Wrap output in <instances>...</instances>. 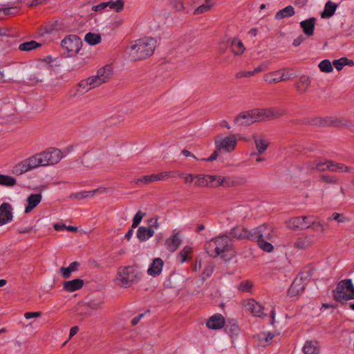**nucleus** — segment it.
I'll use <instances>...</instances> for the list:
<instances>
[{
	"label": "nucleus",
	"instance_id": "obj_5",
	"mask_svg": "<svg viewBox=\"0 0 354 354\" xmlns=\"http://www.w3.org/2000/svg\"><path fill=\"white\" fill-rule=\"evenodd\" d=\"M236 144L237 138L234 134H230L226 137L218 136L215 139V146L218 151L231 152L234 150Z\"/></svg>",
	"mask_w": 354,
	"mask_h": 354
},
{
	"label": "nucleus",
	"instance_id": "obj_54",
	"mask_svg": "<svg viewBox=\"0 0 354 354\" xmlns=\"http://www.w3.org/2000/svg\"><path fill=\"white\" fill-rule=\"evenodd\" d=\"M319 67L322 71L326 73L331 72L333 69L330 62L328 59L322 61L319 64Z\"/></svg>",
	"mask_w": 354,
	"mask_h": 354
},
{
	"label": "nucleus",
	"instance_id": "obj_26",
	"mask_svg": "<svg viewBox=\"0 0 354 354\" xmlns=\"http://www.w3.org/2000/svg\"><path fill=\"white\" fill-rule=\"evenodd\" d=\"M42 196L41 193L31 194L28 196L26 201L27 205L25 207V212L29 213L34 209L37 205L41 202Z\"/></svg>",
	"mask_w": 354,
	"mask_h": 354
},
{
	"label": "nucleus",
	"instance_id": "obj_56",
	"mask_svg": "<svg viewBox=\"0 0 354 354\" xmlns=\"http://www.w3.org/2000/svg\"><path fill=\"white\" fill-rule=\"evenodd\" d=\"M145 216V213L142 212L140 210H139L136 215L134 216L133 218V223L131 225L132 228H136L138 226V225L140 223L142 219Z\"/></svg>",
	"mask_w": 354,
	"mask_h": 354
},
{
	"label": "nucleus",
	"instance_id": "obj_62",
	"mask_svg": "<svg viewBox=\"0 0 354 354\" xmlns=\"http://www.w3.org/2000/svg\"><path fill=\"white\" fill-rule=\"evenodd\" d=\"M12 8H0V19H4L6 16L12 14Z\"/></svg>",
	"mask_w": 354,
	"mask_h": 354
},
{
	"label": "nucleus",
	"instance_id": "obj_60",
	"mask_svg": "<svg viewBox=\"0 0 354 354\" xmlns=\"http://www.w3.org/2000/svg\"><path fill=\"white\" fill-rule=\"evenodd\" d=\"M254 75L253 71H239L236 73L235 77L237 79H241L243 77H249Z\"/></svg>",
	"mask_w": 354,
	"mask_h": 354
},
{
	"label": "nucleus",
	"instance_id": "obj_19",
	"mask_svg": "<svg viewBox=\"0 0 354 354\" xmlns=\"http://www.w3.org/2000/svg\"><path fill=\"white\" fill-rule=\"evenodd\" d=\"M315 243L314 236H304L297 237L294 242V247L299 250H306Z\"/></svg>",
	"mask_w": 354,
	"mask_h": 354
},
{
	"label": "nucleus",
	"instance_id": "obj_11",
	"mask_svg": "<svg viewBox=\"0 0 354 354\" xmlns=\"http://www.w3.org/2000/svg\"><path fill=\"white\" fill-rule=\"evenodd\" d=\"M95 82L91 77L80 81L77 87L73 89L74 92H71V95L73 97H79L84 95L91 89L97 87Z\"/></svg>",
	"mask_w": 354,
	"mask_h": 354
},
{
	"label": "nucleus",
	"instance_id": "obj_37",
	"mask_svg": "<svg viewBox=\"0 0 354 354\" xmlns=\"http://www.w3.org/2000/svg\"><path fill=\"white\" fill-rule=\"evenodd\" d=\"M205 250L209 256L215 257L219 255L218 253V247L214 238L205 243Z\"/></svg>",
	"mask_w": 354,
	"mask_h": 354
},
{
	"label": "nucleus",
	"instance_id": "obj_4",
	"mask_svg": "<svg viewBox=\"0 0 354 354\" xmlns=\"http://www.w3.org/2000/svg\"><path fill=\"white\" fill-rule=\"evenodd\" d=\"M44 167L55 165L64 158L62 151L55 147H49L39 153Z\"/></svg>",
	"mask_w": 354,
	"mask_h": 354
},
{
	"label": "nucleus",
	"instance_id": "obj_13",
	"mask_svg": "<svg viewBox=\"0 0 354 354\" xmlns=\"http://www.w3.org/2000/svg\"><path fill=\"white\" fill-rule=\"evenodd\" d=\"M174 171H163L156 174L144 176L136 179V183L138 184L139 183H141L144 184H149L155 181L164 180L168 178L174 177Z\"/></svg>",
	"mask_w": 354,
	"mask_h": 354
},
{
	"label": "nucleus",
	"instance_id": "obj_55",
	"mask_svg": "<svg viewBox=\"0 0 354 354\" xmlns=\"http://www.w3.org/2000/svg\"><path fill=\"white\" fill-rule=\"evenodd\" d=\"M210 0H206L205 3L200 6H198L194 11V14L198 15L201 13L205 12L208 11L212 7V4L210 3Z\"/></svg>",
	"mask_w": 354,
	"mask_h": 354
},
{
	"label": "nucleus",
	"instance_id": "obj_48",
	"mask_svg": "<svg viewBox=\"0 0 354 354\" xmlns=\"http://www.w3.org/2000/svg\"><path fill=\"white\" fill-rule=\"evenodd\" d=\"M329 221L334 220L336 221L339 223H346L350 221V218L347 216H344L337 212H334L332 215L328 218Z\"/></svg>",
	"mask_w": 354,
	"mask_h": 354
},
{
	"label": "nucleus",
	"instance_id": "obj_9",
	"mask_svg": "<svg viewBox=\"0 0 354 354\" xmlns=\"http://www.w3.org/2000/svg\"><path fill=\"white\" fill-rule=\"evenodd\" d=\"M257 122L254 109L241 112L234 120V124L238 126H249Z\"/></svg>",
	"mask_w": 354,
	"mask_h": 354
},
{
	"label": "nucleus",
	"instance_id": "obj_24",
	"mask_svg": "<svg viewBox=\"0 0 354 354\" xmlns=\"http://www.w3.org/2000/svg\"><path fill=\"white\" fill-rule=\"evenodd\" d=\"M230 50L236 56L243 55L245 50L243 43L238 37H233L230 41Z\"/></svg>",
	"mask_w": 354,
	"mask_h": 354
},
{
	"label": "nucleus",
	"instance_id": "obj_40",
	"mask_svg": "<svg viewBox=\"0 0 354 354\" xmlns=\"http://www.w3.org/2000/svg\"><path fill=\"white\" fill-rule=\"evenodd\" d=\"M310 84V79L308 76L302 75L299 80L295 84V87L299 91L305 92L307 91Z\"/></svg>",
	"mask_w": 354,
	"mask_h": 354
},
{
	"label": "nucleus",
	"instance_id": "obj_25",
	"mask_svg": "<svg viewBox=\"0 0 354 354\" xmlns=\"http://www.w3.org/2000/svg\"><path fill=\"white\" fill-rule=\"evenodd\" d=\"M259 239L272 241L276 237L274 228L271 225L263 224L259 225Z\"/></svg>",
	"mask_w": 354,
	"mask_h": 354
},
{
	"label": "nucleus",
	"instance_id": "obj_38",
	"mask_svg": "<svg viewBox=\"0 0 354 354\" xmlns=\"http://www.w3.org/2000/svg\"><path fill=\"white\" fill-rule=\"evenodd\" d=\"M295 13L294 8L292 6H288L276 13L275 19H281L285 17H290L293 16Z\"/></svg>",
	"mask_w": 354,
	"mask_h": 354
},
{
	"label": "nucleus",
	"instance_id": "obj_31",
	"mask_svg": "<svg viewBox=\"0 0 354 354\" xmlns=\"http://www.w3.org/2000/svg\"><path fill=\"white\" fill-rule=\"evenodd\" d=\"M180 244L181 239L179 237L178 233L174 234L172 236L165 241L167 249L171 252H174Z\"/></svg>",
	"mask_w": 354,
	"mask_h": 354
},
{
	"label": "nucleus",
	"instance_id": "obj_30",
	"mask_svg": "<svg viewBox=\"0 0 354 354\" xmlns=\"http://www.w3.org/2000/svg\"><path fill=\"white\" fill-rule=\"evenodd\" d=\"M343 121H344V120L339 119V118L332 119L330 118H326L322 119L321 118H317L314 119L313 120H312V122L310 123L313 124H318V125L322 126V127L330 126V125L337 126L338 124H343Z\"/></svg>",
	"mask_w": 354,
	"mask_h": 354
},
{
	"label": "nucleus",
	"instance_id": "obj_27",
	"mask_svg": "<svg viewBox=\"0 0 354 354\" xmlns=\"http://www.w3.org/2000/svg\"><path fill=\"white\" fill-rule=\"evenodd\" d=\"M84 286V281L75 279L71 281H65L63 283V288L68 292H72L81 289Z\"/></svg>",
	"mask_w": 354,
	"mask_h": 354
},
{
	"label": "nucleus",
	"instance_id": "obj_59",
	"mask_svg": "<svg viewBox=\"0 0 354 354\" xmlns=\"http://www.w3.org/2000/svg\"><path fill=\"white\" fill-rule=\"evenodd\" d=\"M270 63L268 62H263L261 64H259L257 67H256L253 71L254 75L256 73H260L261 71H264L267 70L269 67Z\"/></svg>",
	"mask_w": 354,
	"mask_h": 354
},
{
	"label": "nucleus",
	"instance_id": "obj_50",
	"mask_svg": "<svg viewBox=\"0 0 354 354\" xmlns=\"http://www.w3.org/2000/svg\"><path fill=\"white\" fill-rule=\"evenodd\" d=\"M192 253V248L190 246H185L180 252L179 256L181 258V263L185 262L189 259V254Z\"/></svg>",
	"mask_w": 354,
	"mask_h": 354
},
{
	"label": "nucleus",
	"instance_id": "obj_20",
	"mask_svg": "<svg viewBox=\"0 0 354 354\" xmlns=\"http://www.w3.org/2000/svg\"><path fill=\"white\" fill-rule=\"evenodd\" d=\"M244 306L254 316L261 317L263 314V307L253 299L246 300Z\"/></svg>",
	"mask_w": 354,
	"mask_h": 354
},
{
	"label": "nucleus",
	"instance_id": "obj_43",
	"mask_svg": "<svg viewBox=\"0 0 354 354\" xmlns=\"http://www.w3.org/2000/svg\"><path fill=\"white\" fill-rule=\"evenodd\" d=\"M107 8L111 10H113L117 12H120L124 9V1L123 0H117L115 1H106Z\"/></svg>",
	"mask_w": 354,
	"mask_h": 354
},
{
	"label": "nucleus",
	"instance_id": "obj_57",
	"mask_svg": "<svg viewBox=\"0 0 354 354\" xmlns=\"http://www.w3.org/2000/svg\"><path fill=\"white\" fill-rule=\"evenodd\" d=\"M214 272V266L212 265H207L203 270V272L201 274V278L203 281L206 280L207 278L209 277Z\"/></svg>",
	"mask_w": 354,
	"mask_h": 354
},
{
	"label": "nucleus",
	"instance_id": "obj_22",
	"mask_svg": "<svg viewBox=\"0 0 354 354\" xmlns=\"http://www.w3.org/2000/svg\"><path fill=\"white\" fill-rule=\"evenodd\" d=\"M207 181L208 183V185L207 186H209L212 187H217L220 185H224L230 186L232 185L230 178H223L221 176L213 175H207Z\"/></svg>",
	"mask_w": 354,
	"mask_h": 354
},
{
	"label": "nucleus",
	"instance_id": "obj_21",
	"mask_svg": "<svg viewBox=\"0 0 354 354\" xmlns=\"http://www.w3.org/2000/svg\"><path fill=\"white\" fill-rule=\"evenodd\" d=\"M317 19L310 17L300 22V27L306 37H311L314 35Z\"/></svg>",
	"mask_w": 354,
	"mask_h": 354
},
{
	"label": "nucleus",
	"instance_id": "obj_44",
	"mask_svg": "<svg viewBox=\"0 0 354 354\" xmlns=\"http://www.w3.org/2000/svg\"><path fill=\"white\" fill-rule=\"evenodd\" d=\"M104 304L103 297L94 298L91 299L88 303L87 306L93 310H98L102 308Z\"/></svg>",
	"mask_w": 354,
	"mask_h": 354
},
{
	"label": "nucleus",
	"instance_id": "obj_49",
	"mask_svg": "<svg viewBox=\"0 0 354 354\" xmlns=\"http://www.w3.org/2000/svg\"><path fill=\"white\" fill-rule=\"evenodd\" d=\"M194 186L196 187H205L208 185L207 181V175H195Z\"/></svg>",
	"mask_w": 354,
	"mask_h": 354
},
{
	"label": "nucleus",
	"instance_id": "obj_16",
	"mask_svg": "<svg viewBox=\"0 0 354 354\" xmlns=\"http://www.w3.org/2000/svg\"><path fill=\"white\" fill-rule=\"evenodd\" d=\"M39 167H44L39 153L32 155L24 160V173Z\"/></svg>",
	"mask_w": 354,
	"mask_h": 354
},
{
	"label": "nucleus",
	"instance_id": "obj_29",
	"mask_svg": "<svg viewBox=\"0 0 354 354\" xmlns=\"http://www.w3.org/2000/svg\"><path fill=\"white\" fill-rule=\"evenodd\" d=\"M163 265L164 262L160 258H156L147 270L148 274L153 277L159 275L162 272Z\"/></svg>",
	"mask_w": 354,
	"mask_h": 354
},
{
	"label": "nucleus",
	"instance_id": "obj_7",
	"mask_svg": "<svg viewBox=\"0 0 354 354\" xmlns=\"http://www.w3.org/2000/svg\"><path fill=\"white\" fill-rule=\"evenodd\" d=\"M314 216H301L289 219L286 222L287 227L293 230H303L310 227L311 219Z\"/></svg>",
	"mask_w": 354,
	"mask_h": 354
},
{
	"label": "nucleus",
	"instance_id": "obj_33",
	"mask_svg": "<svg viewBox=\"0 0 354 354\" xmlns=\"http://www.w3.org/2000/svg\"><path fill=\"white\" fill-rule=\"evenodd\" d=\"M100 189H96L91 191H82L80 192L73 193L70 195V198L82 200L86 198H92L96 193L100 192Z\"/></svg>",
	"mask_w": 354,
	"mask_h": 354
},
{
	"label": "nucleus",
	"instance_id": "obj_61",
	"mask_svg": "<svg viewBox=\"0 0 354 354\" xmlns=\"http://www.w3.org/2000/svg\"><path fill=\"white\" fill-rule=\"evenodd\" d=\"M318 163V159L313 161H308L306 163V169L309 171H317V164Z\"/></svg>",
	"mask_w": 354,
	"mask_h": 354
},
{
	"label": "nucleus",
	"instance_id": "obj_63",
	"mask_svg": "<svg viewBox=\"0 0 354 354\" xmlns=\"http://www.w3.org/2000/svg\"><path fill=\"white\" fill-rule=\"evenodd\" d=\"M328 160L322 161V160H318V163L317 164V171H324L328 170Z\"/></svg>",
	"mask_w": 354,
	"mask_h": 354
},
{
	"label": "nucleus",
	"instance_id": "obj_15",
	"mask_svg": "<svg viewBox=\"0 0 354 354\" xmlns=\"http://www.w3.org/2000/svg\"><path fill=\"white\" fill-rule=\"evenodd\" d=\"M214 239L218 247V253L219 255L232 250V239L229 236L226 234L220 235L217 237H215Z\"/></svg>",
	"mask_w": 354,
	"mask_h": 354
},
{
	"label": "nucleus",
	"instance_id": "obj_2",
	"mask_svg": "<svg viewBox=\"0 0 354 354\" xmlns=\"http://www.w3.org/2000/svg\"><path fill=\"white\" fill-rule=\"evenodd\" d=\"M142 272L136 266H121L118 269L116 280L124 288H129L140 280Z\"/></svg>",
	"mask_w": 354,
	"mask_h": 354
},
{
	"label": "nucleus",
	"instance_id": "obj_35",
	"mask_svg": "<svg viewBox=\"0 0 354 354\" xmlns=\"http://www.w3.org/2000/svg\"><path fill=\"white\" fill-rule=\"evenodd\" d=\"M247 229L243 227H236L230 232V237L238 240L246 239Z\"/></svg>",
	"mask_w": 354,
	"mask_h": 354
},
{
	"label": "nucleus",
	"instance_id": "obj_51",
	"mask_svg": "<svg viewBox=\"0 0 354 354\" xmlns=\"http://www.w3.org/2000/svg\"><path fill=\"white\" fill-rule=\"evenodd\" d=\"M254 284L251 281H243L239 283L238 288L241 292H250Z\"/></svg>",
	"mask_w": 354,
	"mask_h": 354
},
{
	"label": "nucleus",
	"instance_id": "obj_8",
	"mask_svg": "<svg viewBox=\"0 0 354 354\" xmlns=\"http://www.w3.org/2000/svg\"><path fill=\"white\" fill-rule=\"evenodd\" d=\"M291 77L290 74L286 69H280L266 73L263 75V80L268 84H276L281 82L288 80Z\"/></svg>",
	"mask_w": 354,
	"mask_h": 354
},
{
	"label": "nucleus",
	"instance_id": "obj_41",
	"mask_svg": "<svg viewBox=\"0 0 354 354\" xmlns=\"http://www.w3.org/2000/svg\"><path fill=\"white\" fill-rule=\"evenodd\" d=\"M17 183L16 179L10 176L0 174V185L12 187Z\"/></svg>",
	"mask_w": 354,
	"mask_h": 354
},
{
	"label": "nucleus",
	"instance_id": "obj_12",
	"mask_svg": "<svg viewBox=\"0 0 354 354\" xmlns=\"http://www.w3.org/2000/svg\"><path fill=\"white\" fill-rule=\"evenodd\" d=\"M306 277L301 273L295 279L288 291L290 297H295L303 292L306 287Z\"/></svg>",
	"mask_w": 354,
	"mask_h": 354
},
{
	"label": "nucleus",
	"instance_id": "obj_32",
	"mask_svg": "<svg viewBox=\"0 0 354 354\" xmlns=\"http://www.w3.org/2000/svg\"><path fill=\"white\" fill-rule=\"evenodd\" d=\"M328 168L329 171L333 172L349 173L353 170V168L351 167H348L344 164L335 162L332 160L328 161Z\"/></svg>",
	"mask_w": 354,
	"mask_h": 354
},
{
	"label": "nucleus",
	"instance_id": "obj_45",
	"mask_svg": "<svg viewBox=\"0 0 354 354\" xmlns=\"http://www.w3.org/2000/svg\"><path fill=\"white\" fill-rule=\"evenodd\" d=\"M272 119L279 118L288 113V110L283 107H271Z\"/></svg>",
	"mask_w": 354,
	"mask_h": 354
},
{
	"label": "nucleus",
	"instance_id": "obj_23",
	"mask_svg": "<svg viewBox=\"0 0 354 354\" xmlns=\"http://www.w3.org/2000/svg\"><path fill=\"white\" fill-rule=\"evenodd\" d=\"M207 327L213 329L218 330L222 328L225 325V319L221 314H216L212 316L206 323Z\"/></svg>",
	"mask_w": 354,
	"mask_h": 354
},
{
	"label": "nucleus",
	"instance_id": "obj_34",
	"mask_svg": "<svg viewBox=\"0 0 354 354\" xmlns=\"http://www.w3.org/2000/svg\"><path fill=\"white\" fill-rule=\"evenodd\" d=\"M337 8V4L330 1H328L324 6V10L321 14L322 18L328 19L331 17Z\"/></svg>",
	"mask_w": 354,
	"mask_h": 354
},
{
	"label": "nucleus",
	"instance_id": "obj_58",
	"mask_svg": "<svg viewBox=\"0 0 354 354\" xmlns=\"http://www.w3.org/2000/svg\"><path fill=\"white\" fill-rule=\"evenodd\" d=\"M172 6L178 11H181L185 9L183 0H171Z\"/></svg>",
	"mask_w": 354,
	"mask_h": 354
},
{
	"label": "nucleus",
	"instance_id": "obj_14",
	"mask_svg": "<svg viewBox=\"0 0 354 354\" xmlns=\"http://www.w3.org/2000/svg\"><path fill=\"white\" fill-rule=\"evenodd\" d=\"M150 223H153L151 227H144L141 226L137 231V237L140 241H145L149 238L152 237L154 234V230L152 227L158 228L159 227L158 219L151 218Z\"/></svg>",
	"mask_w": 354,
	"mask_h": 354
},
{
	"label": "nucleus",
	"instance_id": "obj_52",
	"mask_svg": "<svg viewBox=\"0 0 354 354\" xmlns=\"http://www.w3.org/2000/svg\"><path fill=\"white\" fill-rule=\"evenodd\" d=\"M349 62H350V60L348 58L342 57L339 59L335 60L333 62V65L337 71H340L342 69L343 66L348 64ZM351 62L353 63L352 61H351Z\"/></svg>",
	"mask_w": 354,
	"mask_h": 354
},
{
	"label": "nucleus",
	"instance_id": "obj_3",
	"mask_svg": "<svg viewBox=\"0 0 354 354\" xmlns=\"http://www.w3.org/2000/svg\"><path fill=\"white\" fill-rule=\"evenodd\" d=\"M333 298L337 301L354 299V286L350 279L340 281L333 290Z\"/></svg>",
	"mask_w": 354,
	"mask_h": 354
},
{
	"label": "nucleus",
	"instance_id": "obj_39",
	"mask_svg": "<svg viewBox=\"0 0 354 354\" xmlns=\"http://www.w3.org/2000/svg\"><path fill=\"white\" fill-rule=\"evenodd\" d=\"M311 227H314L313 230L315 231L324 232L326 230L327 224L319 218L314 216V218L311 219Z\"/></svg>",
	"mask_w": 354,
	"mask_h": 354
},
{
	"label": "nucleus",
	"instance_id": "obj_64",
	"mask_svg": "<svg viewBox=\"0 0 354 354\" xmlns=\"http://www.w3.org/2000/svg\"><path fill=\"white\" fill-rule=\"evenodd\" d=\"M41 312H27L25 314H24V316L26 319H32V318H37L39 317L41 315Z\"/></svg>",
	"mask_w": 354,
	"mask_h": 354
},
{
	"label": "nucleus",
	"instance_id": "obj_6",
	"mask_svg": "<svg viewBox=\"0 0 354 354\" xmlns=\"http://www.w3.org/2000/svg\"><path fill=\"white\" fill-rule=\"evenodd\" d=\"M82 40L77 35H70L62 41V46L66 49L71 56L77 54L82 47Z\"/></svg>",
	"mask_w": 354,
	"mask_h": 354
},
{
	"label": "nucleus",
	"instance_id": "obj_47",
	"mask_svg": "<svg viewBox=\"0 0 354 354\" xmlns=\"http://www.w3.org/2000/svg\"><path fill=\"white\" fill-rule=\"evenodd\" d=\"M258 246L264 252H272L274 250V246L268 241L259 239L257 241Z\"/></svg>",
	"mask_w": 354,
	"mask_h": 354
},
{
	"label": "nucleus",
	"instance_id": "obj_36",
	"mask_svg": "<svg viewBox=\"0 0 354 354\" xmlns=\"http://www.w3.org/2000/svg\"><path fill=\"white\" fill-rule=\"evenodd\" d=\"M254 111L257 122L272 119L271 108L255 109Z\"/></svg>",
	"mask_w": 354,
	"mask_h": 354
},
{
	"label": "nucleus",
	"instance_id": "obj_1",
	"mask_svg": "<svg viewBox=\"0 0 354 354\" xmlns=\"http://www.w3.org/2000/svg\"><path fill=\"white\" fill-rule=\"evenodd\" d=\"M157 41L151 37L137 39L129 47V56L131 60L138 61L151 57L156 49Z\"/></svg>",
	"mask_w": 354,
	"mask_h": 354
},
{
	"label": "nucleus",
	"instance_id": "obj_53",
	"mask_svg": "<svg viewBox=\"0 0 354 354\" xmlns=\"http://www.w3.org/2000/svg\"><path fill=\"white\" fill-rule=\"evenodd\" d=\"M40 46H41V44L35 41L24 42V51H30Z\"/></svg>",
	"mask_w": 354,
	"mask_h": 354
},
{
	"label": "nucleus",
	"instance_id": "obj_18",
	"mask_svg": "<svg viewBox=\"0 0 354 354\" xmlns=\"http://www.w3.org/2000/svg\"><path fill=\"white\" fill-rule=\"evenodd\" d=\"M12 219V207L8 203H3L0 206V225H5Z\"/></svg>",
	"mask_w": 354,
	"mask_h": 354
},
{
	"label": "nucleus",
	"instance_id": "obj_46",
	"mask_svg": "<svg viewBox=\"0 0 354 354\" xmlns=\"http://www.w3.org/2000/svg\"><path fill=\"white\" fill-rule=\"evenodd\" d=\"M259 234H260V229L259 226L253 228L250 230H248L247 229V234H246V239L248 240H257L258 241L259 240Z\"/></svg>",
	"mask_w": 354,
	"mask_h": 354
},
{
	"label": "nucleus",
	"instance_id": "obj_28",
	"mask_svg": "<svg viewBox=\"0 0 354 354\" xmlns=\"http://www.w3.org/2000/svg\"><path fill=\"white\" fill-rule=\"evenodd\" d=\"M302 351L304 354H319L320 346L317 341H306L303 346Z\"/></svg>",
	"mask_w": 354,
	"mask_h": 354
},
{
	"label": "nucleus",
	"instance_id": "obj_10",
	"mask_svg": "<svg viewBox=\"0 0 354 354\" xmlns=\"http://www.w3.org/2000/svg\"><path fill=\"white\" fill-rule=\"evenodd\" d=\"M113 75V67L111 65H106L105 66L98 69L96 75L91 76L93 80L96 82L97 86L106 83L110 80Z\"/></svg>",
	"mask_w": 354,
	"mask_h": 354
},
{
	"label": "nucleus",
	"instance_id": "obj_42",
	"mask_svg": "<svg viewBox=\"0 0 354 354\" xmlns=\"http://www.w3.org/2000/svg\"><path fill=\"white\" fill-rule=\"evenodd\" d=\"M84 40L90 45H96L101 41V36L100 34L88 32L86 34Z\"/></svg>",
	"mask_w": 354,
	"mask_h": 354
},
{
	"label": "nucleus",
	"instance_id": "obj_17",
	"mask_svg": "<svg viewBox=\"0 0 354 354\" xmlns=\"http://www.w3.org/2000/svg\"><path fill=\"white\" fill-rule=\"evenodd\" d=\"M252 139L254 142L256 149L259 154H263L267 150L270 142L262 133H254Z\"/></svg>",
	"mask_w": 354,
	"mask_h": 354
}]
</instances>
